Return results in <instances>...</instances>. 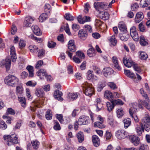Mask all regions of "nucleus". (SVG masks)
Segmentation results:
<instances>
[{"mask_svg":"<svg viewBox=\"0 0 150 150\" xmlns=\"http://www.w3.org/2000/svg\"><path fill=\"white\" fill-rule=\"evenodd\" d=\"M4 82L5 84L8 86L15 87L18 85L19 79L16 76L9 74L5 77Z\"/></svg>","mask_w":150,"mask_h":150,"instance_id":"f257e3e1","label":"nucleus"},{"mask_svg":"<svg viewBox=\"0 0 150 150\" xmlns=\"http://www.w3.org/2000/svg\"><path fill=\"white\" fill-rule=\"evenodd\" d=\"M4 142L8 146H11L14 144H17L18 142V139L15 134L11 135H6L3 137Z\"/></svg>","mask_w":150,"mask_h":150,"instance_id":"f03ea898","label":"nucleus"},{"mask_svg":"<svg viewBox=\"0 0 150 150\" xmlns=\"http://www.w3.org/2000/svg\"><path fill=\"white\" fill-rule=\"evenodd\" d=\"M82 89L85 94L89 97L94 94V89L91 84L85 82L82 85Z\"/></svg>","mask_w":150,"mask_h":150,"instance_id":"7ed1b4c3","label":"nucleus"},{"mask_svg":"<svg viewBox=\"0 0 150 150\" xmlns=\"http://www.w3.org/2000/svg\"><path fill=\"white\" fill-rule=\"evenodd\" d=\"M68 47L69 50L66 52V54L70 58H71L72 56V53L70 52H74L76 50V47L75 45L74 41L73 40H70L68 43Z\"/></svg>","mask_w":150,"mask_h":150,"instance_id":"20e7f679","label":"nucleus"},{"mask_svg":"<svg viewBox=\"0 0 150 150\" xmlns=\"http://www.w3.org/2000/svg\"><path fill=\"white\" fill-rule=\"evenodd\" d=\"M140 124L143 125L144 126L146 131L149 132V131L150 117L148 114H145L144 117L142 119Z\"/></svg>","mask_w":150,"mask_h":150,"instance_id":"39448f33","label":"nucleus"},{"mask_svg":"<svg viewBox=\"0 0 150 150\" xmlns=\"http://www.w3.org/2000/svg\"><path fill=\"white\" fill-rule=\"evenodd\" d=\"M116 136L119 139H124L127 137V133L123 129H120L116 132Z\"/></svg>","mask_w":150,"mask_h":150,"instance_id":"423d86ee","label":"nucleus"},{"mask_svg":"<svg viewBox=\"0 0 150 150\" xmlns=\"http://www.w3.org/2000/svg\"><path fill=\"white\" fill-rule=\"evenodd\" d=\"M130 35L133 40L136 41H138L139 37L136 30V28L135 26L132 27L130 30Z\"/></svg>","mask_w":150,"mask_h":150,"instance_id":"0eeeda50","label":"nucleus"},{"mask_svg":"<svg viewBox=\"0 0 150 150\" xmlns=\"http://www.w3.org/2000/svg\"><path fill=\"white\" fill-rule=\"evenodd\" d=\"M149 102L145 100H143L139 99L138 100V107L142 109H143V107H145L147 109L150 110V106L149 105Z\"/></svg>","mask_w":150,"mask_h":150,"instance_id":"6e6552de","label":"nucleus"},{"mask_svg":"<svg viewBox=\"0 0 150 150\" xmlns=\"http://www.w3.org/2000/svg\"><path fill=\"white\" fill-rule=\"evenodd\" d=\"M97 120L99 121L95 122L94 123V127H98L100 128H104L105 125L104 124V119L100 116L99 115L97 117Z\"/></svg>","mask_w":150,"mask_h":150,"instance_id":"1a4fd4ad","label":"nucleus"},{"mask_svg":"<svg viewBox=\"0 0 150 150\" xmlns=\"http://www.w3.org/2000/svg\"><path fill=\"white\" fill-rule=\"evenodd\" d=\"M94 6L96 10H99L100 9L107 10L108 9L107 4L103 2H95Z\"/></svg>","mask_w":150,"mask_h":150,"instance_id":"9d476101","label":"nucleus"},{"mask_svg":"<svg viewBox=\"0 0 150 150\" xmlns=\"http://www.w3.org/2000/svg\"><path fill=\"white\" fill-rule=\"evenodd\" d=\"M122 61L124 65L127 67H131L134 63L131 57L126 56L124 57Z\"/></svg>","mask_w":150,"mask_h":150,"instance_id":"9b49d317","label":"nucleus"},{"mask_svg":"<svg viewBox=\"0 0 150 150\" xmlns=\"http://www.w3.org/2000/svg\"><path fill=\"white\" fill-rule=\"evenodd\" d=\"M78 121L80 125H87L89 122V118L88 116L82 115L80 117Z\"/></svg>","mask_w":150,"mask_h":150,"instance_id":"f8f14e48","label":"nucleus"},{"mask_svg":"<svg viewBox=\"0 0 150 150\" xmlns=\"http://www.w3.org/2000/svg\"><path fill=\"white\" fill-rule=\"evenodd\" d=\"M130 142L135 146L139 144L140 142L139 138L136 136L132 135L129 137Z\"/></svg>","mask_w":150,"mask_h":150,"instance_id":"ddd939ff","label":"nucleus"},{"mask_svg":"<svg viewBox=\"0 0 150 150\" xmlns=\"http://www.w3.org/2000/svg\"><path fill=\"white\" fill-rule=\"evenodd\" d=\"M129 105L131 106V108L129 110V113L130 116H132V114H134L137 111L138 105L137 103H132Z\"/></svg>","mask_w":150,"mask_h":150,"instance_id":"4468645a","label":"nucleus"},{"mask_svg":"<svg viewBox=\"0 0 150 150\" xmlns=\"http://www.w3.org/2000/svg\"><path fill=\"white\" fill-rule=\"evenodd\" d=\"M10 52L12 61L13 62H15L16 61L17 57L15 49L14 46H12L10 47Z\"/></svg>","mask_w":150,"mask_h":150,"instance_id":"2eb2a0df","label":"nucleus"},{"mask_svg":"<svg viewBox=\"0 0 150 150\" xmlns=\"http://www.w3.org/2000/svg\"><path fill=\"white\" fill-rule=\"evenodd\" d=\"M88 35V33L84 29H81L79 31L78 36L81 39L85 40L87 38Z\"/></svg>","mask_w":150,"mask_h":150,"instance_id":"dca6fc26","label":"nucleus"},{"mask_svg":"<svg viewBox=\"0 0 150 150\" xmlns=\"http://www.w3.org/2000/svg\"><path fill=\"white\" fill-rule=\"evenodd\" d=\"M95 105L96 107V110L98 111L100 110L103 107V104L102 103L100 98H96L95 102Z\"/></svg>","mask_w":150,"mask_h":150,"instance_id":"f3484780","label":"nucleus"},{"mask_svg":"<svg viewBox=\"0 0 150 150\" xmlns=\"http://www.w3.org/2000/svg\"><path fill=\"white\" fill-rule=\"evenodd\" d=\"M35 94L39 98H43L45 96L43 89L40 88H36L35 91Z\"/></svg>","mask_w":150,"mask_h":150,"instance_id":"a211bd4d","label":"nucleus"},{"mask_svg":"<svg viewBox=\"0 0 150 150\" xmlns=\"http://www.w3.org/2000/svg\"><path fill=\"white\" fill-rule=\"evenodd\" d=\"M139 43L142 46H147L148 45V41L147 38L143 35H141L139 37Z\"/></svg>","mask_w":150,"mask_h":150,"instance_id":"6ab92c4d","label":"nucleus"},{"mask_svg":"<svg viewBox=\"0 0 150 150\" xmlns=\"http://www.w3.org/2000/svg\"><path fill=\"white\" fill-rule=\"evenodd\" d=\"M86 77L88 80L91 79L96 80L98 79L97 77L94 75L93 71L91 70L88 71L86 73Z\"/></svg>","mask_w":150,"mask_h":150,"instance_id":"aec40b11","label":"nucleus"},{"mask_svg":"<svg viewBox=\"0 0 150 150\" xmlns=\"http://www.w3.org/2000/svg\"><path fill=\"white\" fill-rule=\"evenodd\" d=\"M2 64L5 65L7 71H8L10 67L11 61L10 59L6 58L1 62Z\"/></svg>","mask_w":150,"mask_h":150,"instance_id":"412c9836","label":"nucleus"},{"mask_svg":"<svg viewBox=\"0 0 150 150\" xmlns=\"http://www.w3.org/2000/svg\"><path fill=\"white\" fill-rule=\"evenodd\" d=\"M136 130L137 135L140 136L142 135V133L144 132L145 128L143 125L140 123V126H137Z\"/></svg>","mask_w":150,"mask_h":150,"instance_id":"4be33fe9","label":"nucleus"},{"mask_svg":"<svg viewBox=\"0 0 150 150\" xmlns=\"http://www.w3.org/2000/svg\"><path fill=\"white\" fill-rule=\"evenodd\" d=\"M118 28L120 31L123 33H126L127 31V26L125 23L122 21L119 23Z\"/></svg>","mask_w":150,"mask_h":150,"instance_id":"5701e85b","label":"nucleus"},{"mask_svg":"<svg viewBox=\"0 0 150 150\" xmlns=\"http://www.w3.org/2000/svg\"><path fill=\"white\" fill-rule=\"evenodd\" d=\"M143 13L142 12H139L137 13L135 18V22L137 23H139L144 18Z\"/></svg>","mask_w":150,"mask_h":150,"instance_id":"b1692460","label":"nucleus"},{"mask_svg":"<svg viewBox=\"0 0 150 150\" xmlns=\"http://www.w3.org/2000/svg\"><path fill=\"white\" fill-rule=\"evenodd\" d=\"M62 94V92L59 90H56L54 92V96L59 100L62 101L63 100V98L61 97Z\"/></svg>","mask_w":150,"mask_h":150,"instance_id":"393cba45","label":"nucleus"},{"mask_svg":"<svg viewBox=\"0 0 150 150\" xmlns=\"http://www.w3.org/2000/svg\"><path fill=\"white\" fill-rule=\"evenodd\" d=\"M103 72L104 75L107 77L108 75H110L113 72V69L110 67H106L104 68Z\"/></svg>","mask_w":150,"mask_h":150,"instance_id":"a878e982","label":"nucleus"},{"mask_svg":"<svg viewBox=\"0 0 150 150\" xmlns=\"http://www.w3.org/2000/svg\"><path fill=\"white\" fill-rule=\"evenodd\" d=\"M99 17L104 20H106L109 19V14L107 12L101 11L100 12Z\"/></svg>","mask_w":150,"mask_h":150,"instance_id":"bb28decb","label":"nucleus"},{"mask_svg":"<svg viewBox=\"0 0 150 150\" xmlns=\"http://www.w3.org/2000/svg\"><path fill=\"white\" fill-rule=\"evenodd\" d=\"M92 138L94 146L96 147L98 146L100 144V140L98 136L96 135H93Z\"/></svg>","mask_w":150,"mask_h":150,"instance_id":"cd10ccee","label":"nucleus"},{"mask_svg":"<svg viewBox=\"0 0 150 150\" xmlns=\"http://www.w3.org/2000/svg\"><path fill=\"white\" fill-rule=\"evenodd\" d=\"M44 102L43 98H39V100L34 101L35 106L38 108L42 107Z\"/></svg>","mask_w":150,"mask_h":150,"instance_id":"c85d7f7f","label":"nucleus"},{"mask_svg":"<svg viewBox=\"0 0 150 150\" xmlns=\"http://www.w3.org/2000/svg\"><path fill=\"white\" fill-rule=\"evenodd\" d=\"M31 29L34 34L37 35H40L42 34V32L40 31L39 27L36 25H33L31 27Z\"/></svg>","mask_w":150,"mask_h":150,"instance_id":"c756f323","label":"nucleus"},{"mask_svg":"<svg viewBox=\"0 0 150 150\" xmlns=\"http://www.w3.org/2000/svg\"><path fill=\"white\" fill-rule=\"evenodd\" d=\"M112 61L114 64V67L118 70L120 71L121 68L118 64L117 58L115 56L113 57L112 58Z\"/></svg>","mask_w":150,"mask_h":150,"instance_id":"7c9ffc66","label":"nucleus"},{"mask_svg":"<svg viewBox=\"0 0 150 150\" xmlns=\"http://www.w3.org/2000/svg\"><path fill=\"white\" fill-rule=\"evenodd\" d=\"M18 100L22 107L24 108L26 107L27 104L25 98V97H21L18 96Z\"/></svg>","mask_w":150,"mask_h":150,"instance_id":"2f4dec72","label":"nucleus"},{"mask_svg":"<svg viewBox=\"0 0 150 150\" xmlns=\"http://www.w3.org/2000/svg\"><path fill=\"white\" fill-rule=\"evenodd\" d=\"M124 71L125 74L127 77L132 79L136 78L134 74L133 73L131 72L130 70L125 69Z\"/></svg>","mask_w":150,"mask_h":150,"instance_id":"473e14b6","label":"nucleus"},{"mask_svg":"<svg viewBox=\"0 0 150 150\" xmlns=\"http://www.w3.org/2000/svg\"><path fill=\"white\" fill-rule=\"evenodd\" d=\"M31 144L34 150H37L38 149L40 145V142L37 140H33L31 142Z\"/></svg>","mask_w":150,"mask_h":150,"instance_id":"72a5a7b5","label":"nucleus"},{"mask_svg":"<svg viewBox=\"0 0 150 150\" xmlns=\"http://www.w3.org/2000/svg\"><path fill=\"white\" fill-rule=\"evenodd\" d=\"M141 94L142 97L145 99V100L148 102H150L149 97L148 96V95L146 92L143 89L141 88L140 89Z\"/></svg>","mask_w":150,"mask_h":150,"instance_id":"f704fd0d","label":"nucleus"},{"mask_svg":"<svg viewBox=\"0 0 150 150\" xmlns=\"http://www.w3.org/2000/svg\"><path fill=\"white\" fill-rule=\"evenodd\" d=\"M78 140L79 143H82L84 140V137L83 133L79 132L76 135Z\"/></svg>","mask_w":150,"mask_h":150,"instance_id":"c9c22d12","label":"nucleus"},{"mask_svg":"<svg viewBox=\"0 0 150 150\" xmlns=\"http://www.w3.org/2000/svg\"><path fill=\"white\" fill-rule=\"evenodd\" d=\"M96 52L94 48H89L87 51L88 55L90 57L94 56L96 54Z\"/></svg>","mask_w":150,"mask_h":150,"instance_id":"e433bc0d","label":"nucleus"},{"mask_svg":"<svg viewBox=\"0 0 150 150\" xmlns=\"http://www.w3.org/2000/svg\"><path fill=\"white\" fill-rule=\"evenodd\" d=\"M29 49L30 51L33 53H37L38 52L39 48L36 46L31 45L29 46Z\"/></svg>","mask_w":150,"mask_h":150,"instance_id":"4c0bfd02","label":"nucleus"},{"mask_svg":"<svg viewBox=\"0 0 150 150\" xmlns=\"http://www.w3.org/2000/svg\"><path fill=\"white\" fill-rule=\"evenodd\" d=\"M68 95V98L72 100L76 99L78 96L77 93H69Z\"/></svg>","mask_w":150,"mask_h":150,"instance_id":"58836bf2","label":"nucleus"},{"mask_svg":"<svg viewBox=\"0 0 150 150\" xmlns=\"http://www.w3.org/2000/svg\"><path fill=\"white\" fill-rule=\"evenodd\" d=\"M54 122V126L53 128L54 130L56 131H59L61 129V127L58 122L56 120H54L53 121Z\"/></svg>","mask_w":150,"mask_h":150,"instance_id":"ea45409f","label":"nucleus"},{"mask_svg":"<svg viewBox=\"0 0 150 150\" xmlns=\"http://www.w3.org/2000/svg\"><path fill=\"white\" fill-rule=\"evenodd\" d=\"M131 119L128 118H127L123 120L124 127L125 128H127L131 125Z\"/></svg>","mask_w":150,"mask_h":150,"instance_id":"a19ab883","label":"nucleus"},{"mask_svg":"<svg viewBox=\"0 0 150 150\" xmlns=\"http://www.w3.org/2000/svg\"><path fill=\"white\" fill-rule=\"evenodd\" d=\"M139 58L141 60H146L148 58V55L147 54L144 52L139 51Z\"/></svg>","mask_w":150,"mask_h":150,"instance_id":"79ce46f5","label":"nucleus"},{"mask_svg":"<svg viewBox=\"0 0 150 150\" xmlns=\"http://www.w3.org/2000/svg\"><path fill=\"white\" fill-rule=\"evenodd\" d=\"M48 17V15L46 13H42L40 15L38 18L39 21L42 22L46 20Z\"/></svg>","mask_w":150,"mask_h":150,"instance_id":"37998d69","label":"nucleus"},{"mask_svg":"<svg viewBox=\"0 0 150 150\" xmlns=\"http://www.w3.org/2000/svg\"><path fill=\"white\" fill-rule=\"evenodd\" d=\"M37 74L40 77L44 76L46 77L47 74L45 70L43 69H40L37 72Z\"/></svg>","mask_w":150,"mask_h":150,"instance_id":"c03bdc74","label":"nucleus"},{"mask_svg":"<svg viewBox=\"0 0 150 150\" xmlns=\"http://www.w3.org/2000/svg\"><path fill=\"white\" fill-rule=\"evenodd\" d=\"M106 106L108 111L109 112H110L114 108L115 105L113 103V101H112L111 102H107L106 103Z\"/></svg>","mask_w":150,"mask_h":150,"instance_id":"a18cd8bd","label":"nucleus"},{"mask_svg":"<svg viewBox=\"0 0 150 150\" xmlns=\"http://www.w3.org/2000/svg\"><path fill=\"white\" fill-rule=\"evenodd\" d=\"M23 89L21 86H18L16 87V93L18 96H20L23 93Z\"/></svg>","mask_w":150,"mask_h":150,"instance_id":"49530a36","label":"nucleus"},{"mask_svg":"<svg viewBox=\"0 0 150 150\" xmlns=\"http://www.w3.org/2000/svg\"><path fill=\"white\" fill-rule=\"evenodd\" d=\"M104 96L105 98L108 99H112L113 98V95L112 93L110 91H105Z\"/></svg>","mask_w":150,"mask_h":150,"instance_id":"de8ad7c7","label":"nucleus"},{"mask_svg":"<svg viewBox=\"0 0 150 150\" xmlns=\"http://www.w3.org/2000/svg\"><path fill=\"white\" fill-rule=\"evenodd\" d=\"M108 40L113 45L115 46L116 45L117 41L115 39V35H112Z\"/></svg>","mask_w":150,"mask_h":150,"instance_id":"09e8293b","label":"nucleus"},{"mask_svg":"<svg viewBox=\"0 0 150 150\" xmlns=\"http://www.w3.org/2000/svg\"><path fill=\"white\" fill-rule=\"evenodd\" d=\"M51 112L50 110H48L46 112L45 117L47 120H50L52 119V115Z\"/></svg>","mask_w":150,"mask_h":150,"instance_id":"8fccbe9b","label":"nucleus"},{"mask_svg":"<svg viewBox=\"0 0 150 150\" xmlns=\"http://www.w3.org/2000/svg\"><path fill=\"white\" fill-rule=\"evenodd\" d=\"M138 28L139 30L141 32H144L146 31V27L143 25V23L142 22L140 23L139 24Z\"/></svg>","mask_w":150,"mask_h":150,"instance_id":"3c124183","label":"nucleus"},{"mask_svg":"<svg viewBox=\"0 0 150 150\" xmlns=\"http://www.w3.org/2000/svg\"><path fill=\"white\" fill-rule=\"evenodd\" d=\"M140 4L142 7H146L150 5V1L149 0H145L142 2V0H141L140 1Z\"/></svg>","mask_w":150,"mask_h":150,"instance_id":"603ef678","label":"nucleus"},{"mask_svg":"<svg viewBox=\"0 0 150 150\" xmlns=\"http://www.w3.org/2000/svg\"><path fill=\"white\" fill-rule=\"evenodd\" d=\"M15 113L16 112L14 110L11 108H8L7 109L6 114L7 115H14Z\"/></svg>","mask_w":150,"mask_h":150,"instance_id":"864d4df0","label":"nucleus"},{"mask_svg":"<svg viewBox=\"0 0 150 150\" xmlns=\"http://www.w3.org/2000/svg\"><path fill=\"white\" fill-rule=\"evenodd\" d=\"M83 29H84L87 33L88 32L91 33L92 32V27L90 25H85Z\"/></svg>","mask_w":150,"mask_h":150,"instance_id":"5fc2aeb1","label":"nucleus"},{"mask_svg":"<svg viewBox=\"0 0 150 150\" xmlns=\"http://www.w3.org/2000/svg\"><path fill=\"white\" fill-rule=\"evenodd\" d=\"M38 52V57L39 58H41L44 56L45 54V51L43 49H39Z\"/></svg>","mask_w":150,"mask_h":150,"instance_id":"6e6d98bb","label":"nucleus"},{"mask_svg":"<svg viewBox=\"0 0 150 150\" xmlns=\"http://www.w3.org/2000/svg\"><path fill=\"white\" fill-rule=\"evenodd\" d=\"M108 122L109 125L112 127H114L115 126L116 122L115 121L114 119L112 117L110 118H108Z\"/></svg>","mask_w":150,"mask_h":150,"instance_id":"4d7b16f0","label":"nucleus"},{"mask_svg":"<svg viewBox=\"0 0 150 150\" xmlns=\"http://www.w3.org/2000/svg\"><path fill=\"white\" fill-rule=\"evenodd\" d=\"M55 117L61 124H62L63 123L64 120L63 118V117L62 115L61 114H57L56 115Z\"/></svg>","mask_w":150,"mask_h":150,"instance_id":"13d9d810","label":"nucleus"},{"mask_svg":"<svg viewBox=\"0 0 150 150\" xmlns=\"http://www.w3.org/2000/svg\"><path fill=\"white\" fill-rule=\"evenodd\" d=\"M117 115L119 118L122 117L124 114V112L123 110L121 109H118L117 111Z\"/></svg>","mask_w":150,"mask_h":150,"instance_id":"bf43d9fd","label":"nucleus"},{"mask_svg":"<svg viewBox=\"0 0 150 150\" xmlns=\"http://www.w3.org/2000/svg\"><path fill=\"white\" fill-rule=\"evenodd\" d=\"M64 17L66 20L70 21H73L74 19V17L69 13H66Z\"/></svg>","mask_w":150,"mask_h":150,"instance_id":"052dcab7","label":"nucleus"},{"mask_svg":"<svg viewBox=\"0 0 150 150\" xmlns=\"http://www.w3.org/2000/svg\"><path fill=\"white\" fill-rule=\"evenodd\" d=\"M44 10L46 13H50L51 10V7L49 4H46L44 6Z\"/></svg>","mask_w":150,"mask_h":150,"instance_id":"680f3d73","label":"nucleus"},{"mask_svg":"<svg viewBox=\"0 0 150 150\" xmlns=\"http://www.w3.org/2000/svg\"><path fill=\"white\" fill-rule=\"evenodd\" d=\"M93 69L95 71L96 74L99 75L101 74V71L98 67L96 66H93Z\"/></svg>","mask_w":150,"mask_h":150,"instance_id":"e2e57ef3","label":"nucleus"},{"mask_svg":"<svg viewBox=\"0 0 150 150\" xmlns=\"http://www.w3.org/2000/svg\"><path fill=\"white\" fill-rule=\"evenodd\" d=\"M7 127V125L3 120H1L0 122V128L3 130L5 129Z\"/></svg>","mask_w":150,"mask_h":150,"instance_id":"0e129e2a","label":"nucleus"},{"mask_svg":"<svg viewBox=\"0 0 150 150\" xmlns=\"http://www.w3.org/2000/svg\"><path fill=\"white\" fill-rule=\"evenodd\" d=\"M112 136V134L110 131L108 130L106 131L105 137L106 140H108L110 139Z\"/></svg>","mask_w":150,"mask_h":150,"instance_id":"69168bd1","label":"nucleus"},{"mask_svg":"<svg viewBox=\"0 0 150 150\" xmlns=\"http://www.w3.org/2000/svg\"><path fill=\"white\" fill-rule=\"evenodd\" d=\"M56 45V42H54L53 41H49L48 42L47 46L48 47L50 48H53Z\"/></svg>","mask_w":150,"mask_h":150,"instance_id":"338daca9","label":"nucleus"},{"mask_svg":"<svg viewBox=\"0 0 150 150\" xmlns=\"http://www.w3.org/2000/svg\"><path fill=\"white\" fill-rule=\"evenodd\" d=\"M133 65L134 69L135 71H137L139 73H140L141 72V68L138 64H134Z\"/></svg>","mask_w":150,"mask_h":150,"instance_id":"774afa93","label":"nucleus"}]
</instances>
